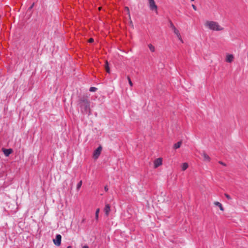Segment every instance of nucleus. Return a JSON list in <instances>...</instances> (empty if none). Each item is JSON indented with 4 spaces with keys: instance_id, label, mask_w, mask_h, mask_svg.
<instances>
[{
    "instance_id": "f257e3e1",
    "label": "nucleus",
    "mask_w": 248,
    "mask_h": 248,
    "mask_svg": "<svg viewBox=\"0 0 248 248\" xmlns=\"http://www.w3.org/2000/svg\"><path fill=\"white\" fill-rule=\"evenodd\" d=\"M78 106L80 108V111L82 114H90V102L87 97H80L78 101Z\"/></svg>"
},
{
    "instance_id": "f03ea898",
    "label": "nucleus",
    "mask_w": 248,
    "mask_h": 248,
    "mask_svg": "<svg viewBox=\"0 0 248 248\" xmlns=\"http://www.w3.org/2000/svg\"><path fill=\"white\" fill-rule=\"evenodd\" d=\"M205 26L210 30L216 31H220L223 30L217 22L213 21H206Z\"/></svg>"
},
{
    "instance_id": "7ed1b4c3",
    "label": "nucleus",
    "mask_w": 248,
    "mask_h": 248,
    "mask_svg": "<svg viewBox=\"0 0 248 248\" xmlns=\"http://www.w3.org/2000/svg\"><path fill=\"white\" fill-rule=\"evenodd\" d=\"M149 6L150 9L152 11H157V6L156 5L154 0H148Z\"/></svg>"
},
{
    "instance_id": "20e7f679",
    "label": "nucleus",
    "mask_w": 248,
    "mask_h": 248,
    "mask_svg": "<svg viewBox=\"0 0 248 248\" xmlns=\"http://www.w3.org/2000/svg\"><path fill=\"white\" fill-rule=\"evenodd\" d=\"M102 148L101 147V146H99L93 152V157L94 158V159H97L101 153V151H102Z\"/></svg>"
},
{
    "instance_id": "39448f33",
    "label": "nucleus",
    "mask_w": 248,
    "mask_h": 248,
    "mask_svg": "<svg viewBox=\"0 0 248 248\" xmlns=\"http://www.w3.org/2000/svg\"><path fill=\"white\" fill-rule=\"evenodd\" d=\"M61 239H62V236L58 234H57L56 236V238L53 239V242L54 244L57 246H60L61 244Z\"/></svg>"
},
{
    "instance_id": "423d86ee",
    "label": "nucleus",
    "mask_w": 248,
    "mask_h": 248,
    "mask_svg": "<svg viewBox=\"0 0 248 248\" xmlns=\"http://www.w3.org/2000/svg\"><path fill=\"white\" fill-rule=\"evenodd\" d=\"M162 164V158H158L155 159L154 161V168L156 169L158 168L159 166H161Z\"/></svg>"
},
{
    "instance_id": "0eeeda50",
    "label": "nucleus",
    "mask_w": 248,
    "mask_h": 248,
    "mask_svg": "<svg viewBox=\"0 0 248 248\" xmlns=\"http://www.w3.org/2000/svg\"><path fill=\"white\" fill-rule=\"evenodd\" d=\"M173 32H174V34L176 35V36L177 37V38L179 39V40L182 43H183L184 42H183V39L182 38V36L181 35V34H180L179 30L177 29H176L174 30H173Z\"/></svg>"
},
{
    "instance_id": "6e6552de",
    "label": "nucleus",
    "mask_w": 248,
    "mask_h": 248,
    "mask_svg": "<svg viewBox=\"0 0 248 248\" xmlns=\"http://www.w3.org/2000/svg\"><path fill=\"white\" fill-rule=\"evenodd\" d=\"M2 150L4 154V155L6 156H8L13 152V150L11 148H10V149L2 148Z\"/></svg>"
},
{
    "instance_id": "1a4fd4ad",
    "label": "nucleus",
    "mask_w": 248,
    "mask_h": 248,
    "mask_svg": "<svg viewBox=\"0 0 248 248\" xmlns=\"http://www.w3.org/2000/svg\"><path fill=\"white\" fill-rule=\"evenodd\" d=\"M104 211L105 215L106 216H108L109 214V212L110 211V207L108 204H106L105 205Z\"/></svg>"
},
{
    "instance_id": "9d476101",
    "label": "nucleus",
    "mask_w": 248,
    "mask_h": 248,
    "mask_svg": "<svg viewBox=\"0 0 248 248\" xmlns=\"http://www.w3.org/2000/svg\"><path fill=\"white\" fill-rule=\"evenodd\" d=\"M234 59V57L232 54H227L226 58V62H227L231 63L232 62Z\"/></svg>"
},
{
    "instance_id": "9b49d317",
    "label": "nucleus",
    "mask_w": 248,
    "mask_h": 248,
    "mask_svg": "<svg viewBox=\"0 0 248 248\" xmlns=\"http://www.w3.org/2000/svg\"><path fill=\"white\" fill-rule=\"evenodd\" d=\"M202 155L203 157L204 160L205 161H210L211 158L209 156L207 155L205 152H203L201 154Z\"/></svg>"
},
{
    "instance_id": "f8f14e48",
    "label": "nucleus",
    "mask_w": 248,
    "mask_h": 248,
    "mask_svg": "<svg viewBox=\"0 0 248 248\" xmlns=\"http://www.w3.org/2000/svg\"><path fill=\"white\" fill-rule=\"evenodd\" d=\"M214 204L215 205L218 206L219 208V209H220V210L221 211H224V208L223 207L222 204L219 202H214Z\"/></svg>"
},
{
    "instance_id": "ddd939ff",
    "label": "nucleus",
    "mask_w": 248,
    "mask_h": 248,
    "mask_svg": "<svg viewBox=\"0 0 248 248\" xmlns=\"http://www.w3.org/2000/svg\"><path fill=\"white\" fill-rule=\"evenodd\" d=\"M105 67V69H106V72L108 73H110V69L109 67L108 63V61H106Z\"/></svg>"
},
{
    "instance_id": "4468645a",
    "label": "nucleus",
    "mask_w": 248,
    "mask_h": 248,
    "mask_svg": "<svg viewBox=\"0 0 248 248\" xmlns=\"http://www.w3.org/2000/svg\"><path fill=\"white\" fill-rule=\"evenodd\" d=\"M188 167V165L187 163H184L182 165V170H185L187 169Z\"/></svg>"
},
{
    "instance_id": "2eb2a0df",
    "label": "nucleus",
    "mask_w": 248,
    "mask_h": 248,
    "mask_svg": "<svg viewBox=\"0 0 248 248\" xmlns=\"http://www.w3.org/2000/svg\"><path fill=\"white\" fill-rule=\"evenodd\" d=\"M148 47H149V48L150 49V50L152 52H154L155 51V46L152 45L151 44H149L148 45Z\"/></svg>"
},
{
    "instance_id": "dca6fc26",
    "label": "nucleus",
    "mask_w": 248,
    "mask_h": 248,
    "mask_svg": "<svg viewBox=\"0 0 248 248\" xmlns=\"http://www.w3.org/2000/svg\"><path fill=\"white\" fill-rule=\"evenodd\" d=\"M182 143V141H179V142H178L177 143H175L174 145V148L176 149L180 148Z\"/></svg>"
},
{
    "instance_id": "f3484780",
    "label": "nucleus",
    "mask_w": 248,
    "mask_h": 248,
    "mask_svg": "<svg viewBox=\"0 0 248 248\" xmlns=\"http://www.w3.org/2000/svg\"><path fill=\"white\" fill-rule=\"evenodd\" d=\"M124 10L126 12L127 14L128 15L129 19H130L131 16H130V10H129V8L128 7H125Z\"/></svg>"
},
{
    "instance_id": "a211bd4d",
    "label": "nucleus",
    "mask_w": 248,
    "mask_h": 248,
    "mask_svg": "<svg viewBox=\"0 0 248 248\" xmlns=\"http://www.w3.org/2000/svg\"><path fill=\"white\" fill-rule=\"evenodd\" d=\"M82 181L81 180H80L77 185V190H78L80 188V187L82 186Z\"/></svg>"
},
{
    "instance_id": "6ab92c4d",
    "label": "nucleus",
    "mask_w": 248,
    "mask_h": 248,
    "mask_svg": "<svg viewBox=\"0 0 248 248\" xmlns=\"http://www.w3.org/2000/svg\"><path fill=\"white\" fill-rule=\"evenodd\" d=\"M100 209L99 208L97 209L95 211V219L98 220L99 217V213Z\"/></svg>"
},
{
    "instance_id": "aec40b11",
    "label": "nucleus",
    "mask_w": 248,
    "mask_h": 248,
    "mask_svg": "<svg viewBox=\"0 0 248 248\" xmlns=\"http://www.w3.org/2000/svg\"><path fill=\"white\" fill-rule=\"evenodd\" d=\"M97 88L96 87H91L90 89H89V91L91 92H95L96 90H97Z\"/></svg>"
},
{
    "instance_id": "412c9836",
    "label": "nucleus",
    "mask_w": 248,
    "mask_h": 248,
    "mask_svg": "<svg viewBox=\"0 0 248 248\" xmlns=\"http://www.w3.org/2000/svg\"><path fill=\"white\" fill-rule=\"evenodd\" d=\"M127 79L128 80L129 85H130V86L132 87L133 86V83H132V81H131L130 78H129V77H127Z\"/></svg>"
},
{
    "instance_id": "4be33fe9",
    "label": "nucleus",
    "mask_w": 248,
    "mask_h": 248,
    "mask_svg": "<svg viewBox=\"0 0 248 248\" xmlns=\"http://www.w3.org/2000/svg\"><path fill=\"white\" fill-rule=\"evenodd\" d=\"M224 195H225V196L226 197V198L227 199H228V200H231V199H232V198L231 197V196H230L229 195H228V194H227V193H225V194H224Z\"/></svg>"
},
{
    "instance_id": "5701e85b",
    "label": "nucleus",
    "mask_w": 248,
    "mask_h": 248,
    "mask_svg": "<svg viewBox=\"0 0 248 248\" xmlns=\"http://www.w3.org/2000/svg\"><path fill=\"white\" fill-rule=\"evenodd\" d=\"M170 27L173 30V31L176 29L173 23L171 22L170 23Z\"/></svg>"
},
{
    "instance_id": "b1692460",
    "label": "nucleus",
    "mask_w": 248,
    "mask_h": 248,
    "mask_svg": "<svg viewBox=\"0 0 248 248\" xmlns=\"http://www.w3.org/2000/svg\"><path fill=\"white\" fill-rule=\"evenodd\" d=\"M219 163L224 166H226V165L225 163H224V162H222V161H219Z\"/></svg>"
},
{
    "instance_id": "393cba45",
    "label": "nucleus",
    "mask_w": 248,
    "mask_h": 248,
    "mask_svg": "<svg viewBox=\"0 0 248 248\" xmlns=\"http://www.w3.org/2000/svg\"><path fill=\"white\" fill-rule=\"evenodd\" d=\"M192 7L193 9L195 11H196V10H197V7H196V6L194 4H192Z\"/></svg>"
},
{
    "instance_id": "a878e982",
    "label": "nucleus",
    "mask_w": 248,
    "mask_h": 248,
    "mask_svg": "<svg viewBox=\"0 0 248 248\" xmlns=\"http://www.w3.org/2000/svg\"><path fill=\"white\" fill-rule=\"evenodd\" d=\"M94 41V40L93 38H90L89 40V42L90 43H93V42Z\"/></svg>"
},
{
    "instance_id": "bb28decb",
    "label": "nucleus",
    "mask_w": 248,
    "mask_h": 248,
    "mask_svg": "<svg viewBox=\"0 0 248 248\" xmlns=\"http://www.w3.org/2000/svg\"><path fill=\"white\" fill-rule=\"evenodd\" d=\"M104 189H105V190L106 191H108V186H105V187H104Z\"/></svg>"
},
{
    "instance_id": "cd10ccee",
    "label": "nucleus",
    "mask_w": 248,
    "mask_h": 248,
    "mask_svg": "<svg viewBox=\"0 0 248 248\" xmlns=\"http://www.w3.org/2000/svg\"><path fill=\"white\" fill-rule=\"evenodd\" d=\"M34 6V3H32V4L30 7L29 9H31L32 8V7H33Z\"/></svg>"
},
{
    "instance_id": "c85d7f7f",
    "label": "nucleus",
    "mask_w": 248,
    "mask_h": 248,
    "mask_svg": "<svg viewBox=\"0 0 248 248\" xmlns=\"http://www.w3.org/2000/svg\"><path fill=\"white\" fill-rule=\"evenodd\" d=\"M82 248H89L87 245L84 246Z\"/></svg>"
},
{
    "instance_id": "c756f323",
    "label": "nucleus",
    "mask_w": 248,
    "mask_h": 248,
    "mask_svg": "<svg viewBox=\"0 0 248 248\" xmlns=\"http://www.w3.org/2000/svg\"><path fill=\"white\" fill-rule=\"evenodd\" d=\"M67 248H71V246H68V247H67Z\"/></svg>"
},
{
    "instance_id": "7c9ffc66",
    "label": "nucleus",
    "mask_w": 248,
    "mask_h": 248,
    "mask_svg": "<svg viewBox=\"0 0 248 248\" xmlns=\"http://www.w3.org/2000/svg\"><path fill=\"white\" fill-rule=\"evenodd\" d=\"M190 0L192 1H193L194 0Z\"/></svg>"
}]
</instances>
